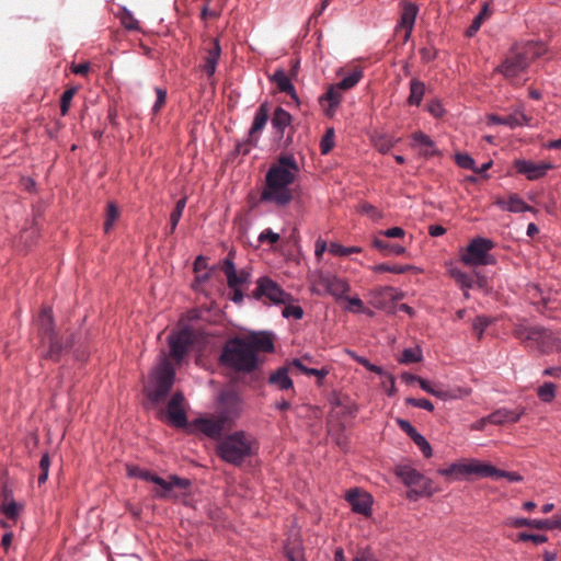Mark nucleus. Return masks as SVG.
Listing matches in <instances>:
<instances>
[{
    "mask_svg": "<svg viewBox=\"0 0 561 561\" xmlns=\"http://www.w3.org/2000/svg\"><path fill=\"white\" fill-rule=\"evenodd\" d=\"M299 165L293 154H280L265 175L260 202H270L277 207L287 206L294 198L290 185L296 181Z\"/></svg>",
    "mask_w": 561,
    "mask_h": 561,
    "instance_id": "obj_1",
    "label": "nucleus"
},
{
    "mask_svg": "<svg viewBox=\"0 0 561 561\" xmlns=\"http://www.w3.org/2000/svg\"><path fill=\"white\" fill-rule=\"evenodd\" d=\"M256 449L255 438L243 431L226 435L217 445L218 456L236 467L241 466L245 459L252 457Z\"/></svg>",
    "mask_w": 561,
    "mask_h": 561,
    "instance_id": "obj_2",
    "label": "nucleus"
},
{
    "mask_svg": "<svg viewBox=\"0 0 561 561\" xmlns=\"http://www.w3.org/2000/svg\"><path fill=\"white\" fill-rule=\"evenodd\" d=\"M242 337L228 340L222 348L220 364L238 373H252L259 367L257 355Z\"/></svg>",
    "mask_w": 561,
    "mask_h": 561,
    "instance_id": "obj_3",
    "label": "nucleus"
},
{
    "mask_svg": "<svg viewBox=\"0 0 561 561\" xmlns=\"http://www.w3.org/2000/svg\"><path fill=\"white\" fill-rule=\"evenodd\" d=\"M545 53V46L540 43L528 42L523 46H514L496 68L506 79L517 78L526 71L533 60Z\"/></svg>",
    "mask_w": 561,
    "mask_h": 561,
    "instance_id": "obj_4",
    "label": "nucleus"
},
{
    "mask_svg": "<svg viewBox=\"0 0 561 561\" xmlns=\"http://www.w3.org/2000/svg\"><path fill=\"white\" fill-rule=\"evenodd\" d=\"M149 482L154 484L151 489L152 497L162 501H176L181 494H186L192 484L188 479L176 474H170L165 480L153 473Z\"/></svg>",
    "mask_w": 561,
    "mask_h": 561,
    "instance_id": "obj_5",
    "label": "nucleus"
},
{
    "mask_svg": "<svg viewBox=\"0 0 561 561\" xmlns=\"http://www.w3.org/2000/svg\"><path fill=\"white\" fill-rule=\"evenodd\" d=\"M175 378V370L170 362L164 359L151 376L152 389L147 390L152 404L163 402L169 394Z\"/></svg>",
    "mask_w": 561,
    "mask_h": 561,
    "instance_id": "obj_6",
    "label": "nucleus"
},
{
    "mask_svg": "<svg viewBox=\"0 0 561 561\" xmlns=\"http://www.w3.org/2000/svg\"><path fill=\"white\" fill-rule=\"evenodd\" d=\"M493 248L492 240L478 237L468 244L466 252L461 255V261L471 266L492 265L495 263L494 256L490 253Z\"/></svg>",
    "mask_w": 561,
    "mask_h": 561,
    "instance_id": "obj_7",
    "label": "nucleus"
},
{
    "mask_svg": "<svg viewBox=\"0 0 561 561\" xmlns=\"http://www.w3.org/2000/svg\"><path fill=\"white\" fill-rule=\"evenodd\" d=\"M252 296L257 300L265 298L275 305H286L293 299L290 294L283 290L277 283L266 276L257 279L256 287L253 290Z\"/></svg>",
    "mask_w": 561,
    "mask_h": 561,
    "instance_id": "obj_8",
    "label": "nucleus"
},
{
    "mask_svg": "<svg viewBox=\"0 0 561 561\" xmlns=\"http://www.w3.org/2000/svg\"><path fill=\"white\" fill-rule=\"evenodd\" d=\"M196 339L195 331L192 327H184L179 332L170 335L169 346L171 357L180 364Z\"/></svg>",
    "mask_w": 561,
    "mask_h": 561,
    "instance_id": "obj_9",
    "label": "nucleus"
},
{
    "mask_svg": "<svg viewBox=\"0 0 561 561\" xmlns=\"http://www.w3.org/2000/svg\"><path fill=\"white\" fill-rule=\"evenodd\" d=\"M242 410L240 396L233 389H226L219 396L218 415L230 426Z\"/></svg>",
    "mask_w": 561,
    "mask_h": 561,
    "instance_id": "obj_10",
    "label": "nucleus"
},
{
    "mask_svg": "<svg viewBox=\"0 0 561 561\" xmlns=\"http://www.w3.org/2000/svg\"><path fill=\"white\" fill-rule=\"evenodd\" d=\"M268 117H270L268 104L262 103L254 115L253 123L249 130V136H248L247 144L244 145V148L242 149V146H240V150H242L243 154H247L249 152L251 146L256 145L260 134L262 133V130L264 129V127L267 124Z\"/></svg>",
    "mask_w": 561,
    "mask_h": 561,
    "instance_id": "obj_11",
    "label": "nucleus"
},
{
    "mask_svg": "<svg viewBox=\"0 0 561 561\" xmlns=\"http://www.w3.org/2000/svg\"><path fill=\"white\" fill-rule=\"evenodd\" d=\"M514 168L529 181H535L543 178L547 172L552 170L554 167L552 163L546 161L533 162L529 160L518 159L514 161Z\"/></svg>",
    "mask_w": 561,
    "mask_h": 561,
    "instance_id": "obj_12",
    "label": "nucleus"
},
{
    "mask_svg": "<svg viewBox=\"0 0 561 561\" xmlns=\"http://www.w3.org/2000/svg\"><path fill=\"white\" fill-rule=\"evenodd\" d=\"M514 335L520 341H529L535 343L543 351L545 343L552 337V334L539 327L517 325L514 329Z\"/></svg>",
    "mask_w": 561,
    "mask_h": 561,
    "instance_id": "obj_13",
    "label": "nucleus"
},
{
    "mask_svg": "<svg viewBox=\"0 0 561 561\" xmlns=\"http://www.w3.org/2000/svg\"><path fill=\"white\" fill-rule=\"evenodd\" d=\"M345 500L352 506L353 512L364 516H370L373 497L360 489H351L345 494Z\"/></svg>",
    "mask_w": 561,
    "mask_h": 561,
    "instance_id": "obj_14",
    "label": "nucleus"
},
{
    "mask_svg": "<svg viewBox=\"0 0 561 561\" xmlns=\"http://www.w3.org/2000/svg\"><path fill=\"white\" fill-rule=\"evenodd\" d=\"M204 53L205 55L203 57L201 69L207 75L208 78H211L216 72V68L221 55L219 41L216 38L210 39L205 46Z\"/></svg>",
    "mask_w": 561,
    "mask_h": 561,
    "instance_id": "obj_15",
    "label": "nucleus"
},
{
    "mask_svg": "<svg viewBox=\"0 0 561 561\" xmlns=\"http://www.w3.org/2000/svg\"><path fill=\"white\" fill-rule=\"evenodd\" d=\"M343 99V91L335 84L328 87L327 92L319 96V104L325 116L333 117Z\"/></svg>",
    "mask_w": 561,
    "mask_h": 561,
    "instance_id": "obj_16",
    "label": "nucleus"
},
{
    "mask_svg": "<svg viewBox=\"0 0 561 561\" xmlns=\"http://www.w3.org/2000/svg\"><path fill=\"white\" fill-rule=\"evenodd\" d=\"M221 270L227 277V284L231 289H236V287H239L242 284L247 283L250 277V273L248 271H245V270L237 271L236 270L234 263L232 261L231 252L228 254V256L224 261Z\"/></svg>",
    "mask_w": 561,
    "mask_h": 561,
    "instance_id": "obj_17",
    "label": "nucleus"
},
{
    "mask_svg": "<svg viewBox=\"0 0 561 561\" xmlns=\"http://www.w3.org/2000/svg\"><path fill=\"white\" fill-rule=\"evenodd\" d=\"M183 404L184 397L181 392H175L168 403V417L178 427H184L187 424Z\"/></svg>",
    "mask_w": 561,
    "mask_h": 561,
    "instance_id": "obj_18",
    "label": "nucleus"
},
{
    "mask_svg": "<svg viewBox=\"0 0 561 561\" xmlns=\"http://www.w3.org/2000/svg\"><path fill=\"white\" fill-rule=\"evenodd\" d=\"M396 474L408 486H420L422 492L426 490L428 481L414 468L401 465L396 468Z\"/></svg>",
    "mask_w": 561,
    "mask_h": 561,
    "instance_id": "obj_19",
    "label": "nucleus"
},
{
    "mask_svg": "<svg viewBox=\"0 0 561 561\" xmlns=\"http://www.w3.org/2000/svg\"><path fill=\"white\" fill-rule=\"evenodd\" d=\"M320 284L336 298H344L351 288L345 279L331 274L321 275Z\"/></svg>",
    "mask_w": 561,
    "mask_h": 561,
    "instance_id": "obj_20",
    "label": "nucleus"
},
{
    "mask_svg": "<svg viewBox=\"0 0 561 561\" xmlns=\"http://www.w3.org/2000/svg\"><path fill=\"white\" fill-rule=\"evenodd\" d=\"M397 424L413 442L414 444L421 449L424 457L430 458L432 457V447L428 444V442L425 439L423 435H421L413 426L412 424L402 419L397 420Z\"/></svg>",
    "mask_w": 561,
    "mask_h": 561,
    "instance_id": "obj_21",
    "label": "nucleus"
},
{
    "mask_svg": "<svg viewBox=\"0 0 561 561\" xmlns=\"http://www.w3.org/2000/svg\"><path fill=\"white\" fill-rule=\"evenodd\" d=\"M197 428L210 438H217L229 425L219 416L199 419L196 422Z\"/></svg>",
    "mask_w": 561,
    "mask_h": 561,
    "instance_id": "obj_22",
    "label": "nucleus"
},
{
    "mask_svg": "<svg viewBox=\"0 0 561 561\" xmlns=\"http://www.w3.org/2000/svg\"><path fill=\"white\" fill-rule=\"evenodd\" d=\"M242 339L245 340V343H249L248 345L254 354L257 352L268 353L274 350L273 339L268 333H253Z\"/></svg>",
    "mask_w": 561,
    "mask_h": 561,
    "instance_id": "obj_23",
    "label": "nucleus"
},
{
    "mask_svg": "<svg viewBox=\"0 0 561 561\" xmlns=\"http://www.w3.org/2000/svg\"><path fill=\"white\" fill-rule=\"evenodd\" d=\"M412 146L420 148V153L426 158L433 157L439 153L435 142L424 134L423 131H416L412 136Z\"/></svg>",
    "mask_w": 561,
    "mask_h": 561,
    "instance_id": "obj_24",
    "label": "nucleus"
},
{
    "mask_svg": "<svg viewBox=\"0 0 561 561\" xmlns=\"http://www.w3.org/2000/svg\"><path fill=\"white\" fill-rule=\"evenodd\" d=\"M524 410H508L501 408L488 415L489 423L503 425L506 423H516L523 415Z\"/></svg>",
    "mask_w": 561,
    "mask_h": 561,
    "instance_id": "obj_25",
    "label": "nucleus"
},
{
    "mask_svg": "<svg viewBox=\"0 0 561 561\" xmlns=\"http://www.w3.org/2000/svg\"><path fill=\"white\" fill-rule=\"evenodd\" d=\"M289 367L283 366L276 369L270 375V385L276 387L279 390H291L294 391L293 380L289 377Z\"/></svg>",
    "mask_w": 561,
    "mask_h": 561,
    "instance_id": "obj_26",
    "label": "nucleus"
},
{
    "mask_svg": "<svg viewBox=\"0 0 561 561\" xmlns=\"http://www.w3.org/2000/svg\"><path fill=\"white\" fill-rule=\"evenodd\" d=\"M419 8L412 2H404L402 7V14L400 25L405 30L404 39L407 41L413 30Z\"/></svg>",
    "mask_w": 561,
    "mask_h": 561,
    "instance_id": "obj_27",
    "label": "nucleus"
},
{
    "mask_svg": "<svg viewBox=\"0 0 561 561\" xmlns=\"http://www.w3.org/2000/svg\"><path fill=\"white\" fill-rule=\"evenodd\" d=\"M305 362L311 363V357L304 356L301 358H296V359L291 360L287 365V367H289L290 371L293 369H297V370L301 371L302 374H305L307 376H316V377H318L319 381H321L329 374V370L325 369V368H322V369L308 368L305 365Z\"/></svg>",
    "mask_w": 561,
    "mask_h": 561,
    "instance_id": "obj_28",
    "label": "nucleus"
},
{
    "mask_svg": "<svg viewBox=\"0 0 561 561\" xmlns=\"http://www.w3.org/2000/svg\"><path fill=\"white\" fill-rule=\"evenodd\" d=\"M489 123L515 128L517 126L528 125L529 118L524 113H514L504 117L492 114L489 116Z\"/></svg>",
    "mask_w": 561,
    "mask_h": 561,
    "instance_id": "obj_29",
    "label": "nucleus"
},
{
    "mask_svg": "<svg viewBox=\"0 0 561 561\" xmlns=\"http://www.w3.org/2000/svg\"><path fill=\"white\" fill-rule=\"evenodd\" d=\"M43 343H48V350L44 354V357L55 362L60 358L64 350H67L72 345V341L64 345L57 334L48 336L45 340L43 339Z\"/></svg>",
    "mask_w": 561,
    "mask_h": 561,
    "instance_id": "obj_30",
    "label": "nucleus"
},
{
    "mask_svg": "<svg viewBox=\"0 0 561 561\" xmlns=\"http://www.w3.org/2000/svg\"><path fill=\"white\" fill-rule=\"evenodd\" d=\"M290 123L291 115L283 107H276L272 116V126L279 138L284 136L285 129L290 125Z\"/></svg>",
    "mask_w": 561,
    "mask_h": 561,
    "instance_id": "obj_31",
    "label": "nucleus"
},
{
    "mask_svg": "<svg viewBox=\"0 0 561 561\" xmlns=\"http://www.w3.org/2000/svg\"><path fill=\"white\" fill-rule=\"evenodd\" d=\"M38 328L41 333L43 334V339L45 340L48 336L55 335L56 332L54 330V319H53V310L49 307H45L42 309L38 316Z\"/></svg>",
    "mask_w": 561,
    "mask_h": 561,
    "instance_id": "obj_32",
    "label": "nucleus"
},
{
    "mask_svg": "<svg viewBox=\"0 0 561 561\" xmlns=\"http://www.w3.org/2000/svg\"><path fill=\"white\" fill-rule=\"evenodd\" d=\"M271 80L277 85L280 92H285L289 94L293 99L297 100L295 87L293 85L289 77L284 70H276L275 73L272 76Z\"/></svg>",
    "mask_w": 561,
    "mask_h": 561,
    "instance_id": "obj_33",
    "label": "nucleus"
},
{
    "mask_svg": "<svg viewBox=\"0 0 561 561\" xmlns=\"http://www.w3.org/2000/svg\"><path fill=\"white\" fill-rule=\"evenodd\" d=\"M373 247L376 248L377 250H379L383 255H391V254L401 255V254L405 253L404 247H402L400 244L391 243L380 237H376L373 240Z\"/></svg>",
    "mask_w": 561,
    "mask_h": 561,
    "instance_id": "obj_34",
    "label": "nucleus"
},
{
    "mask_svg": "<svg viewBox=\"0 0 561 561\" xmlns=\"http://www.w3.org/2000/svg\"><path fill=\"white\" fill-rule=\"evenodd\" d=\"M425 83L416 78H413L410 82V95L408 98V104L419 106L425 94Z\"/></svg>",
    "mask_w": 561,
    "mask_h": 561,
    "instance_id": "obj_35",
    "label": "nucleus"
},
{
    "mask_svg": "<svg viewBox=\"0 0 561 561\" xmlns=\"http://www.w3.org/2000/svg\"><path fill=\"white\" fill-rule=\"evenodd\" d=\"M438 473L445 477L458 479L461 476L470 474V462L453 463L447 468L439 469Z\"/></svg>",
    "mask_w": 561,
    "mask_h": 561,
    "instance_id": "obj_36",
    "label": "nucleus"
},
{
    "mask_svg": "<svg viewBox=\"0 0 561 561\" xmlns=\"http://www.w3.org/2000/svg\"><path fill=\"white\" fill-rule=\"evenodd\" d=\"M507 525L519 528V527H531L539 530H546V527L548 524L545 522V519H528V518H510L507 520Z\"/></svg>",
    "mask_w": 561,
    "mask_h": 561,
    "instance_id": "obj_37",
    "label": "nucleus"
},
{
    "mask_svg": "<svg viewBox=\"0 0 561 561\" xmlns=\"http://www.w3.org/2000/svg\"><path fill=\"white\" fill-rule=\"evenodd\" d=\"M474 473L480 477H491L496 479L497 469L491 465L479 461L470 462V474Z\"/></svg>",
    "mask_w": 561,
    "mask_h": 561,
    "instance_id": "obj_38",
    "label": "nucleus"
},
{
    "mask_svg": "<svg viewBox=\"0 0 561 561\" xmlns=\"http://www.w3.org/2000/svg\"><path fill=\"white\" fill-rule=\"evenodd\" d=\"M412 265H401V264H387L381 263L373 266V271L376 273H393V274H403L410 270H412Z\"/></svg>",
    "mask_w": 561,
    "mask_h": 561,
    "instance_id": "obj_39",
    "label": "nucleus"
},
{
    "mask_svg": "<svg viewBox=\"0 0 561 561\" xmlns=\"http://www.w3.org/2000/svg\"><path fill=\"white\" fill-rule=\"evenodd\" d=\"M557 386L552 382H545L537 389L538 398L546 403H550L556 398Z\"/></svg>",
    "mask_w": 561,
    "mask_h": 561,
    "instance_id": "obj_40",
    "label": "nucleus"
},
{
    "mask_svg": "<svg viewBox=\"0 0 561 561\" xmlns=\"http://www.w3.org/2000/svg\"><path fill=\"white\" fill-rule=\"evenodd\" d=\"M362 77V70H355L351 75L342 79L340 82L335 83V85L344 92L346 90L354 88L359 82Z\"/></svg>",
    "mask_w": 561,
    "mask_h": 561,
    "instance_id": "obj_41",
    "label": "nucleus"
},
{
    "mask_svg": "<svg viewBox=\"0 0 561 561\" xmlns=\"http://www.w3.org/2000/svg\"><path fill=\"white\" fill-rule=\"evenodd\" d=\"M119 217V209L115 203L110 202L106 207V218L104 222V231L107 233L113 228L115 221Z\"/></svg>",
    "mask_w": 561,
    "mask_h": 561,
    "instance_id": "obj_42",
    "label": "nucleus"
},
{
    "mask_svg": "<svg viewBox=\"0 0 561 561\" xmlns=\"http://www.w3.org/2000/svg\"><path fill=\"white\" fill-rule=\"evenodd\" d=\"M530 209L531 207L527 205L518 195L513 194L510 196L506 210L511 213H525Z\"/></svg>",
    "mask_w": 561,
    "mask_h": 561,
    "instance_id": "obj_43",
    "label": "nucleus"
},
{
    "mask_svg": "<svg viewBox=\"0 0 561 561\" xmlns=\"http://www.w3.org/2000/svg\"><path fill=\"white\" fill-rule=\"evenodd\" d=\"M330 253L337 256H347L353 253H360L362 248L359 247H343L339 243H331L329 247Z\"/></svg>",
    "mask_w": 561,
    "mask_h": 561,
    "instance_id": "obj_44",
    "label": "nucleus"
},
{
    "mask_svg": "<svg viewBox=\"0 0 561 561\" xmlns=\"http://www.w3.org/2000/svg\"><path fill=\"white\" fill-rule=\"evenodd\" d=\"M422 359V352L420 348H405L399 359L402 364L419 363Z\"/></svg>",
    "mask_w": 561,
    "mask_h": 561,
    "instance_id": "obj_45",
    "label": "nucleus"
},
{
    "mask_svg": "<svg viewBox=\"0 0 561 561\" xmlns=\"http://www.w3.org/2000/svg\"><path fill=\"white\" fill-rule=\"evenodd\" d=\"M76 93H77V89L76 88H69V89H67L61 94V98H60V114L62 116H66L68 114L70 105H71V101H72V99H73Z\"/></svg>",
    "mask_w": 561,
    "mask_h": 561,
    "instance_id": "obj_46",
    "label": "nucleus"
},
{
    "mask_svg": "<svg viewBox=\"0 0 561 561\" xmlns=\"http://www.w3.org/2000/svg\"><path fill=\"white\" fill-rule=\"evenodd\" d=\"M334 147V129L328 128L320 141V151L322 154H328Z\"/></svg>",
    "mask_w": 561,
    "mask_h": 561,
    "instance_id": "obj_47",
    "label": "nucleus"
},
{
    "mask_svg": "<svg viewBox=\"0 0 561 561\" xmlns=\"http://www.w3.org/2000/svg\"><path fill=\"white\" fill-rule=\"evenodd\" d=\"M493 322V320L490 317L486 316H478L473 323L472 328L474 333L477 334L478 339H481L483 335L484 330Z\"/></svg>",
    "mask_w": 561,
    "mask_h": 561,
    "instance_id": "obj_48",
    "label": "nucleus"
},
{
    "mask_svg": "<svg viewBox=\"0 0 561 561\" xmlns=\"http://www.w3.org/2000/svg\"><path fill=\"white\" fill-rule=\"evenodd\" d=\"M127 469V474L128 477L130 478H138L140 480H144V481H150L153 473L149 470H146V469H141L137 466H131V465H128L126 467Z\"/></svg>",
    "mask_w": 561,
    "mask_h": 561,
    "instance_id": "obj_49",
    "label": "nucleus"
},
{
    "mask_svg": "<svg viewBox=\"0 0 561 561\" xmlns=\"http://www.w3.org/2000/svg\"><path fill=\"white\" fill-rule=\"evenodd\" d=\"M22 506L18 504L15 501H10L8 503H2L1 513L5 515V517L10 519H15L21 511Z\"/></svg>",
    "mask_w": 561,
    "mask_h": 561,
    "instance_id": "obj_50",
    "label": "nucleus"
},
{
    "mask_svg": "<svg viewBox=\"0 0 561 561\" xmlns=\"http://www.w3.org/2000/svg\"><path fill=\"white\" fill-rule=\"evenodd\" d=\"M345 299L348 301L347 310L351 312H363L368 316H373L374 312L367 308L364 307L363 301L358 297L348 298L345 297Z\"/></svg>",
    "mask_w": 561,
    "mask_h": 561,
    "instance_id": "obj_51",
    "label": "nucleus"
},
{
    "mask_svg": "<svg viewBox=\"0 0 561 561\" xmlns=\"http://www.w3.org/2000/svg\"><path fill=\"white\" fill-rule=\"evenodd\" d=\"M49 467H50V458H49V455L47 453H45L42 456L41 461H39V469H41V473L38 476V484L39 485H42L43 483H45L47 481Z\"/></svg>",
    "mask_w": 561,
    "mask_h": 561,
    "instance_id": "obj_52",
    "label": "nucleus"
},
{
    "mask_svg": "<svg viewBox=\"0 0 561 561\" xmlns=\"http://www.w3.org/2000/svg\"><path fill=\"white\" fill-rule=\"evenodd\" d=\"M419 385L422 388V390L426 391L427 393L434 397H437L439 399H445L447 397L446 391L437 389L426 379H419Z\"/></svg>",
    "mask_w": 561,
    "mask_h": 561,
    "instance_id": "obj_53",
    "label": "nucleus"
},
{
    "mask_svg": "<svg viewBox=\"0 0 561 561\" xmlns=\"http://www.w3.org/2000/svg\"><path fill=\"white\" fill-rule=\"evenodd\" d=\"M451 275L453 277L455 278V280L462 287V288H466V289H469L472 287V284H473V279L472 277H470L468 274L459 271V270H454L451 272Z\"/></svg>",
    "mask_w": 561,
    "mask_h": 561,
    "instance_id": "obj_54",
    "label": "nucleus"
},
{
    "mask_svg": "<svg viewBox=\"0 0 561 561\" xmlns=\"http://www.w3.org/2000/svg\"><path fill=\"white\" fill-rule=\"evenodd\" d=\"M455 161L460 168L476 170V161L467 153H457Z\"/></svg>",
    "mask_w": 561,
    "mask_h": 561,
    "instance_id": "obj_55",
    "label": "nucleus"
},
{
    "mask_svg": "<svg viewBox=\"0 0 561 561\" xmlns=\"http://www.w3.org/2000/svg\"><path fill=\"white\" fill-rule=\"evenodd\" d=\"M405 404L407 405H412V407H416V408H420V409H424V410H427L430 412H432L434 410V405L433 403L427 400V399H415V398H407L405 399Z\"/></svg>",
    "mask_w": 561,
    "mask_h": 561,
    "instance_id": "obj_56",
    "label": "nucleus"
},
{
    "mask_svg": "<svg viewBox=\"0 0 561 561\" xmlns=\"http://www.w3.org/2000/svg\"><path fill=\"white\" fill-rule=\"evenodd\" d=\"M283 317L285 318H294L296 320H299L304 316V310L300 306H294V305H287L283 309Z\"/></svg>",
    "mask_w": 561,
    "mask_h": 561,
    "instance_id": "obj_57",
    "label": "nucleus"
},
{
    "mask_svg": "<svg viewBox=\"0 0 561 561\" xmlns=\"http://www.w3.org/2000/svg\"><path fill=\"white\" fill-rule=\"evenodd\" d=\"M156 94H157V100L152 106V112L154 114L159 113L160 110L164 106L165 101H167V90L162 89V88H156Z\"/></svg>",
    "mask_w": 561,
    "mask_h": 561,
    "instance_id": "obj_58",
    "label": "nucleus"
},
{
    "mask_svg": "<svg viewBox=\"0 0 561 561\" xmlns=\"http://www.w3.org/2000/svg\"><path fill=\"white\" fill-rule=\"evenodd\" d=\"M517 539L519 541H533L536 545H540L547 541V537L543 535H534L528 533H519Z\"/></svg>",
    "mask_w": 561,
    "mask_h": 561,
    "instance_id": "obj_59",
    "label": "nucleus"
},
{
    "mask_svg": "<svg viewBox=\"0 0 561 561\" xmlns=\"http://www.w3.org/2000/svg\"><path fill=\"white\" fill-rule=\"evenodd\" d=\"M210 2H211V0H206V4L202 9L201 16L203 20L216 19L217 16H219V13H220L219 9L211 8Z\"/></svg>",
    "mask_w": 561,
    "mask_h": 561,
    "instance_id": "obj_60",
    "label": "nucleus"
},
{
    "mask_svg": "<svg viewBox=\"0 0 561 561\" xmlns=\"http://www.w3.org/2000/svg\"><path fill=\"white\" fill-rule=\"evenodd\" d=\"M353 561H378L369 548L359 549Z\"/></svg>",
    "mask_w": 561,
    "mask_h": 561,
    "instance_id": "obj_61",
    "label": "nucleus"
},
{
    "mask_svg": "<svg viewBox=\"0 0 561 561\" xmlns=\"http://www.w3.org/2000/svg\"><path fill=\"white\" fill-rule=\"evenodd\" d=\"M259 241L260 242H265L267 241L268 243L271 244H275L276 242L279 241V234L276 233V232H273L271 229H265L264 231L261 232V234L259 236Z\"/></svg>",
    "mask_w": 561,
    "mask_h": 561,
    "instance_id": "obj_62",
    "label": "nucleus"
},
{
    "mask_svg": "<svg viewBox=\"0 0 561 561\" xmlns=\"http://www.w3.org/2000/svg\"><path fill=\"white\" fill-rule=\"evenodd\" d=\"M355 359L357 363L363 365L369 371L378 374V375H382V373H383L382 368L375 364H371L367 358L362 357V356H355Z\"/></svg>",
    "mask_w": 561,
    "mask_h": 561,
    "instance_id": "obj_63",
    "label": "nucleus"
},
{
    "mask_svg": "<svg viewBox=\"0 0 561 561\" xmlns=\"http://www.w3.org/2000/svg\"><path fill=\"white\" fill-rule=\"evenodd\" d=\"M545 522L548 524L546 530H561V511L558 514L553 515L551 518H546Z\"/></svg>",
    "mask_w": 561,
    "mask_h": 561,
    "instance_id": "obj_64",
    "label": "nucleus"
}]
</instances>
